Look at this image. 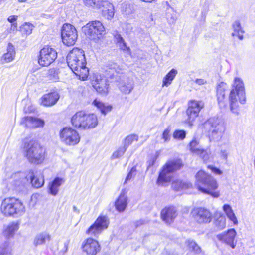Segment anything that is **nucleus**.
<instances>
[{"label":"nucleus","mask_w":255,"mask_h":255,"mask_svg":"<svg viewBox=\"0 0 255 255\" xmlns=\"http://www.w3.org/2000/svg\"><path fill=\"white\" fill-rule=\"evenodd\" d=\"M120 90L124 94H129L134 88L133 80L126 76H123L119 83Z\"/></svg>","instance_id":"412c9836"},{"label":"nucleus","mask_w":255,"mask_h":255,"mask_svg":"<svg viewBox=\"0 0 255 255\" xmlns=\"http://www.w3.org/2000/svg\"><path fill=\"white\" fill-rule=\"evenodd\" d=\"M73 211L78 214L79 213V210L75 206H73Z\"/></svg>","instance_id":"e2e57ef3"},{"label":"nucleus","mask_w":255,"mask_h":255,"mask_svg":"<svg viewBox=\"0 0 255 255\" xmlns=\"http://www.w3.org/2000/svg\"><path fill=\"white\" fill-rule=\"evenodd\" d=\"M84 4L88 6L96 8H101L102 2L104 0H83Z\"/></svg>","instance_id":"58836bf2"},{"label":"nucleus","mask_w":255,"mask_h":255,"mask_svg":"<svg viewBox=\"0 0 255 255\" xmlns=\"http://www.w3.org/2000/svg\"><path fill=\"white\" fill-rule=\"evenodd\" d=\"M227 88V85L224 82H220L217 88V99L221 107L225 106L224 100L225 99V90Z\"/></svg>","instance_id":"a878e982"},{"label":"nucleus","mask_w":255,"mask_h":255,"mask_svg":"<svg viewBox=\"0 0 255 255\" xmlns=\"http://www.w3.org/2000/svg\"><path fill=\"white\" fill-rule=\"evenodd\" d=\"M228 155V150L226 149H222L220 151V155L221 158L225 160H227Z\"/></svg>","instance_id":"5fc2aeb1"},{"label":"nucleus","mask_w":255,"mask_h":255,"mask_svg":"<svg viewBox=\"0 0 255 255\" xmlns=\"http://www.w3.org/2000/svg\"><path fill=\"white\" fill-rule=\"evenodd\" d=\"M15 56V51L14 46L10 43H8L7 48V52L3 55L1 58L2 64L7 63L12 61Z\"/></svg>","instance_id":"393cba45"},{"label":"nucleus","mask_w":255,"mask_h":255,"mask_svg":"<svg viewBox=\"0 0 255 255\" xmlns=\"http://www.w3.org/2000/svg\"><path fill=\"white\" fill-rule=\"evenodd\" d=\"M19 227V224L15 222H12L6 225H4L3 230V236L6 239H10L13 237Z\"/></svg>","instance_id":"5701e85b"},{"label":"nucleus","mask_w":255,"mask_h":255,"mask_svg":"<svg viewBox=\"0 0 255 255\" xmlns=\"http://www.w3.org/2000/svg\"><path fill=\"white\" fill-rule=\"evenodd\" d=\"M30 181L33 187L36 188L41 187L44 183V177L40 172H32L30 175Z\"/></svg>","instance_id":"bb28decb"},{"label":"nucleus","mask_w":255,"mask_h":255,"mask_svg":"<svg viewBox=\"0 0 255 255\" xmlns=\"http://www.w3.org/2000/svg\"><path fill=\"white\" fill-rule=\"evenodd\" d=\"M173 137L178 140H183L185 138L186 132L183 130H176L173 133Z\"/></svg>","instance_id":"49530a36"},{"label":"nucleus","mask_w":255,"mask_h":255,"mask_svg":"<svg viewBox=\"0 0 255 255\" xmlns=\"http://www.w3.org/2000/svg\"><path fill=\"white\" fill-rule=\"evenodd\" d=\"M63 180L59 177H56L50 184L49 185V193L52 195L55 196L58 192V188L62 184Z\"/></svg>","instance_id":"7c9ffc66"},{"label":"nucleus","mask_w":255,"mask_h":255,"mask_svg":"<svg viewBox=\"0 0 255 255\" xmlns=\"http://www.w3.org/2000/svg\"><path fill=\"white\" fill-rule=\"evenodd\" d=\"M17 18L18 16L16 15H10L8 17L7 20L11 23V24L17 23L16 21L17 20Z\"/></svg>","instance_id":"864d4df0"},{"label":"nucleus","mask_w":255,"mask_h":255,"mask_svg":"<svg viewBox=\"0 0 255 255\" xmlns=\"http://www.w3.org/2000/svg\"><path fill=\"white\" fill-rule=\"evenodd\" d=\"M156 158L157 157L155 156L152 157L151 159L147 162V168H149L150 167L154 165L156 160Z\"/></svg>","instance_id":"6e6d98bb"},{"label":"nucleus","mask_w":255,"mask_h":255,"mask_svg":"<svg viewBox=\"0 0 255 255\" xmlns=\"http://www.w3.org/2000/svg\"><path fill=\"white\" fill-rule=\"evenodd\" d=\"M177 71L175 69H172L165 76L163 79L162 86L168 87L171 84L172 81L177 74Z\"/></svg>","instance_id":"f704fd0d"},{"label":"nucleus","mask_w":255,"mask_h":255,"mask_svg":"<svg viewBox=\"0 0 255 255\" xmlns=\"http://www.w3.org/2000/svg\"><path fill=\"white\" fill-rule=\"evenodd\" d=\"M71 122L75 128L81 130H86L95 128L98 125V119L96 115L94 114L80 111L72 117Z\"/></svg>","instance_id":"39448f33"},{"label":"nucleus","mask_w":255,"mask_h":255,"mask_svg":"<svg viewBox=\"0 0 255 255\" xmlns=\"http://www.w3.org/2000/svg\"><path fill=\"white\" fill-rule=\"evenodd\" d=\"M233 28L234 32L232 33L233 36H237L240 40H243L244 38L243 34L244 31L241 27V24L239 21H236L233 24Z\"/></svg>","instance_id":"473e14b6"},{"label":"nucleus","mask_w":255,"mask_h":255,"mask_svg":"<svg viewBox=\"0 0 255 255\" xmlns=\"http://www.w3.org/2000/svg\"><path fill=\"white\" fill-rule=\"evenodd\" d=\"M105 9L102 10L103 16L107 19H111L114 15V8L113 5L107 0H104L102 2L101 7Z\"/></svg>","instance_id":"cd10ccee"},{"label":"nucleus","mask_w":255,"mask_h":255,"mask_svg":"<svg viewBox=\"0 0 255 255\" xmlns=\"http://www.w3.org/2000/svg\"><path fill=\"white\" fill-rule=\"evenodd\" d=\"M51 235L47 232H43L37 234L34 238L33 244L35 246L45 244L51 240Z\"/></svg>","instance_id":"c756f323"},{"label":"nucleus","mask_w":255,"mask_h":255,"mask_svg":"<svg viewBox=\"0 0 255 255\" xmlns=\"http://www.w3.org/2000/svg\"><path fill=\"white\" fill-rule=\"evenodd\" d=\"M138 139V137L135 134H131L126 137L123 141V145L128 149V146L131 145L134 141H137Z\"/></svg>","instance_id":"e433bc0d"},{"label":"nucleus","mask_w":255,"mask_h":255,"mask_svg":"<svg viewBox=\"0 0 255 255\" xmlns=\"http://www.w3.org/2000/svg\"><path fill=\"white\" fill-rule=\"evenodd\" d=\"M119 46L120 48L123 50V51H127L128 52H130V48L129 47H128L126 45V42L125 41L122 42L121 43H119Z\"/></svg>","instance_id":"603ef678"},{"label":"nucleus","mask_w":255,"mask_h":255,"mask_svg":"<svg viewBox=\"0 0 255 255\" xmlns=\"http://www.w3.org/2000/svg\"><path fill=\"white\" fill-rule=\"evenodd\" d=\"M195 82L199 85H202L207 83V81L204 79H196Z\"/></svg>","instance_id":"4d7b16f0"},{"label":"nucleus","mask_w":255,"mask_h":255,"mask_svg":"<svg viewBox=\"0 0 255 255\" xmlns=\"http://www.w3.org/2000/svg\"><path fill=\"white\" fill-rule=\"evenodd\" d=\"M61 141L68 146L77 144L80 140L78 132L70 127L64 128L59 134Z\"/></svg>","instance_id":"9d476101"},{"label":"nucleus","mask_w":255,"mask_h":255,"mask_svg":"<svg viewBox=\"0 0 255 255\" xmlns=\"http://www.w3.org/2000/svg\"><path fill=\"white\" fill-rule=\"evenodd\" d=\"M117 42L119 44L124 41V40L120 34H117L115 36Z\"/></svg>","instance_id":"bf43d9fd"},{"label":"nucleus","mask_w":255,"mask_h":255,"mask_svg":"<svg viewBox=\"0 0 255 255\" xmlns=\"http://www.w3.org/2000/svg\"><path fill=\"white\" fill-rule=\"evenodd\" d=\"M145 223V220H142V219H140L139 220L135 221L134 223V225L135 227H138L140 226V225H142Z\"/></svg>","instance_id":"13d9d810"},{"label":"nucleus","mask_w":255,"mask_h":255,"mask_svg":"<svg viewBox=\"0 0 255 255\" xmlns=\"http://www.w3.org/2000/svg\"><path fill=\"white\" fill-rule=\"evenodd\" d=\"M127 149V148H126L124 145L120 147L113 153L111 158L112 159H115L122 157L124 154Z\"/></svg>","instance_id":"a19ab883"},{"label":"nucleus","mask_w":255,"mask_h":255,"mask_svg":"<svg viewBox=\"0 0 255 255\" xmlns=\"http://www.w3.org/2000/svg\"><path fill=\"white\" fill-rule=\"evenodd\" d=\"M203 107L204 104L202 101L192 100L189 102L186 114L188 116L187 120L190 126L192 125V122L198 117L199 112Z\"/></svg>","instance_id":"4468645a"},{"label":"nucleus","mask_w":255,"mask_h":255,"mask_svg":"<svg viewBox=\"0 0 255 255\" xmlns=\"http://www.w3.org/2000/svg\"><path fill=\"white\" fill-rule=\"evenodd\" d=\"M223 210L228 218L232 221L234 224H237L238 220L231 206L229 204H225L223 207Z\"/></svg>","instance_id":"c9c22d12"},{"label":"nucleus","mask_w":255,"mask_h":255,"mask_svg":"<svg viewBox=\"0 0 255 255\" xmlns=\"http://www.w3.org/2000/svg\"><path fill=\"white\" fill-rule=\"evenodd\" d=\"M183 166L181 160L173 159L168 160L163 166L157 180L158 185L163 186L164 183L170 182L172 174L180 170Z\"/></svg>","instance_id":"0eeeda50"},{"label":"nucleus","mask_w":255,"mask_h":255,"mask_svg":"<svg viewBox=\"0 0 255 255\" xmlns=\"http://www.w3.org/2000/svg\"><path fill=\"white\" fill-rule=\"evenodd\" d=\"M109 224V222L107 217L99 216L87 229L86 233L96 237L108 228Z\"/></svg>","instance_id":"ddd939ff"},{"label":"nucleus","mask_w":255,"mask_h":255,"mask_svg":"<svg viewBox=\"0 0 255 255\" xmlns=\"http://www.w3.org/2000/svg\"><path fill=\"white\" fill-rule=\"evenodd\" d=\"M82 248L87 255H96L101 250L99 242L92 238H88L83 242Z\"/></svg>","instance_id":"f3484780"},{"label":"nucleus","mask_w":255,"mask_h":255,"mask_svg":"<svg viewBox=\"0 0 255 255\" xmlns=\"http://www.w3.org/2000/svg\"><path fill=\"white\" fill-rule=\"evenodd\" d=\"M196 155L199 156L204 161L208 160L209 158V154L207 151L201 148Z\"/></svg>","instance_id":"de8ad7c7"},{"label":"nucleus","mask_w":255,"mask_h":255,"mask_svg":"<svg viewBox=\"0 0 255 255\" xmlns=\"http://www.w3.org/2000/svg\"><path fill=\"white\" fill-rule=\"evenodd\" d=\"M23 154L32 163H41L45 158V149L34 140L25 139L23 143Z\"/></svg>","instance_id":"20e7f679"},{"label":"nucleus","mask_w":255,"mask_h":255,"mask_svg":"<svg viewBox=\"0 0 255 255\" xmlns=\"http://www.w3.org/2000/svg\"><path fill=\"white\" fill-rule=\"evenodd\" d=\"M136 174V168L135 167H132L129 172L128 173L127 176L124 183H127L128 181L130 180L131 179L133 178Z\"/></svg>","instance_id":"09e8293b"},{"label":"nucleus","mask_w":255,"mask_h":255,"mask_svg":"<svg viewBox=\"0 0 255 255\" xmlns=\"http://www.w3.org/2000/svg\"><path fill=\"white\" fill-rule=\"evenodd\" d=\"M194 220L199 223H210L212 219L210 211L205 208H197L192 211Z\"/></svg>","instance_id":"dca6fc26"},{"label":"nucleus","mask_w":255,"mask_h":255,"mask_svg":"<svg viewBox=\"0 0 255 255\" xmlns=\"http://www.w3.org/2000/svg\"><path fill=\"white\" fill-rule=\"evenodd\" d=\"M57 57V53L54 48L45 46L40 51L38 63L42 66H48L55 61Z\"/></svg>","instance_id":"f8f14e48"},{"label":"nucleus","mask_w":255,"mask_h":255,"mask_svg":"<svg viewBox=\"0 0 255 255\" xmlns=\"http://www.w3.org/2000/svg\"><path fill=\"white\" fill-rule=\"evenodd\" d=\"M191 186L192 184L190 183L183 182L180 179L175 180L172 183V188L176 191L188 189L191 187Z\"/></svg>","instance_id":"72a5a7b5"},{"label":"nucleus","mask_w":255,"mask_h":255,"mask_svg":"<svg viewBox=\"0 0 255 255\" xmlns=\"http://www.w3.org/2000/svg\"><path fill=\"white\" fill-rule=\"evenodd\" d=\"M67 62L71 70L85 80L89 75V69L86 66V61L84 51L78 48H73L67 56Z\"/></svg>","instance_id":"f257e3e1"},{"label":"nucleus","mask_w":255,"mask_h":255,"mask_svg":"<svg viewBox=\"0 0 255 255\" xmlns=\"http://www.w3.org/2000/svg\"><path fill=\"white\" fill-rule=\"evenodd\" d=\"M208 168L210 169L212 171V172L216 175H221L223 173L222 171L220 170L219 168L212 166L211 165H209L208 166Z\"/></svg>","instance_id":"3c124183"},{"label":"nucleus","mask_w":255,"mask_h":255,"mask_svg":"<svg viewBox=\"0 0 255 255\" xmlns=\"http://www.w3.org/2000/svg\"><path fill=\"white\" fill-rule=\"evenodd\" d=\"M27 0H18V1L20 2H24L26 1Z\"/></svg>","instance_id":"69168bd1"},{"label":"nucleus","mask_w":255,"mask_h":255,"mask_svg":"<svg viewBox=\"0 0 255 255\" xmlns=\"http://www.w3.org/2000/svg\"><path fill=\"white\" fill-rule=\"evenodd\" d=\"M21 123H24L26 127L29 128H36L42 127L44 125V121L43 120L32 117L23 118Z\"/></svg>","instance_id":"b1692460"},{"label":"nucleus","mask_w":255,"mask_h":255,"mask_svg":"<svg viewBox=\"0 0 255 255\" xmlns=\"http://www.w3.org/2000/svg\"><path fill=\"white\" fill-rule=\"evenodd\" d=\"M33 28V25L28 22L25 23L20 27L22 33L26 35L31 33Z\"/></svg>","instance_id":"79ce46f5"},{"label":"nucleus","mask_w":255,"mask_h":255,"mask_svg":"<svg viewBox=\"0 0 255 255\" xmlns=\"http://www.w3.org/2000/svg\"><path fill=\"white\" fill-rule=\"evenodd\" d=\"M205 130L209 133V138L215 141H219L225 131V127L220 119L210 118L203 125Z\"/></svg>","instance_id":"6e6552de"},{"label":"nucleus","mask_w":255,"mask_h":255,"mask_svg":"<svg viewBox=\"0 0 255 255\" xmlns=\"http://www.w3.org/2000/svg\"><path fill=\"white\" fill-rule=\"evenodd\" d=\"M92 104L99 109L102 114L106 115L111 111L112 107L110 105H105L103 103L96 99L92 102Z\"/></svg>","instance_id":"2f4dec72"},{"label":"nucleus","mask_w":255,"mask_h":255,"mask_svg":"<svg viewBox=\"0 0 255 255\" xmlns=\"http://www.w3.org/2000/svg\"><path fill=\"white\" fill-rule=\"evenodd\" d=\"M170 130L168 128L166 129L162 133V138L164 140L165 142H167L170 140V135L169 134Z\"/></svg>","instance_id":"8fccbe9b"},{"label":"nucleus","mask_w":255,"mask_h":255,"mask_svg":"<svg viewBox=\"0 0 255 255\" xmlns=\"http://www.w3.org/2000/svg\"><path fill=\"white\" fill-rule=\"evenodd\" d=\"M107 67L109 69L115 71L117 73H122L124 70L123 65H119L113 61H109Z\"/></svg>","instance_id":"4c0bfd02"},{"label":"nucleus","mask_w":255,"mask_h":255,"mask_svg":"<svg viewBox=\"0 0 255 255\" xmlns=\"http://www.w3.org/2000/svg\"><path fill=\"white\" fill-rule=\"evenodd\" d=\"M60 98L59 93L54 91L44 94L40 98V103L45 107H51L54 105Z\"/></svg>","instance_id":"6ab92c4d"},{"label":"nucleus","mask_w":255,"mask_h":255,"mask_svg":"<svg viewBox=\"0 0 255 255\" xmlns=\"http://www.w3.org/2000/svg\"><path fill=\"white\" fill-rule=\"evenodd\" d=\"M215 225L219 230L224 229L226 226V219L224 217L221 216L215 221Z\"/></svg>","instance_id":"a18cd8bd"},{"label":"nucleus","mask_w":255,"mask_h":255,"mask_svg":"<svg viewBox=\"0 0 255 255\" xmlns=\"http://www.w3.org/2000/svg\"><path fill=\"white\" fill-rule=\"evenodd\" d=\"M195 177V186L199 191L214 198L220 196L219 191L216 190L218 187V183L212 176L200 170L197 173Z\"/></svg>","instance_id":"f03ea898"},{"label":"nucleus","mask_w":255,"mask_h":255,"mask_svg":"<svg viewBox=\"0 0 255 255\" xmlns=\"http://www.w3.org/2000/svg\"><path fill=\"white\" fill-rule=\"evenodd\" d=\"M0 211L6 217L17 216L22 215L25 209L20 200L15 198H6L2 201Z\"/></svg>","instance_id":"423d86ee"},{"label":"nucleus","mask_w":255,"mask_h":255,"mask_svg":"<svg viewBox=\"0 0 255 255\" xmlns=\"http://www.w3.org/2000/svg\"><path fill=\"white\" fill-rule=\"evenodd\" d=\"M190 149L192 152L196 154L198 151L201 149L199 146L198 142L195 140H192L189 144Z\"/></svg>","instance_id":"c03bdc74"},{"label":"nucleus","mask_w":255,"mask_h":255,"mask_svg":"<svg viewBox=\"0 0 255 255\" xmlns=\"http://www.w3.org/2000/svg\"><path fill=\"white\" fill-rule=\"evenodd\" d=\"M12 249L7 243L0 247V255H12Z\"/></svg>","instance_id":"ea45409f"},{"label":"nucleus","mask_w":255,"mask_h":255,"mask_svg":"<svg viewBox=\"0 0 255 255\" xmlns=\"http://www.w3.org/2000/svg\"><path fill=\"white\" fill-rule=\"evenodd\" d=\"M236 235V232L234 229L228 230L227 232L219 234L217 236V239L234 249L236 246V243H234L235 237Z\"/></svg>","instance_id":"a211bd4d"},{"label":"nucleus","mask_w":255,"mask_h":255,"mask_svg":"<svg viewBox=\"0 0 255 255\" xmlns=\"http://www.w3.org/2000/svg\"><path fill=\"white\" fill-rule=\"evenodd\" d=\"M68 245H69L68 242H66L64 243V248L62 250V251L64 253H65L67 252L68 249Z\"/></svg>","instance_id":"052dcab7"},{"label":"nucleus","mask_w":255,"mask_h":255,"mask_svg":"<svg viewBox=\"0 0 255 255\" xmlns=\"http://www.w3.org/2000/svg\"><path fill=\"white\" fill-rule=\"evenodd\" d=\"M61 37L64 44L67 46L73 45L77 39V30L73 25L65 23L61 29Z\"/></svg>","instance_id":"9b49d317"},{"label":"nucleus","mask_w":255,"mask_h":255,"mask_svg":"<svg viewBox=\"0 0 255 255\" xmlns=\"http://www.w3.org/2000/svg\"><path fill=\"white\" fill-rule=\"evenodd\" d=\"M238 99L240 103H245L246 100V93L243 80L239 77H235L232 85V89L230 93L229 101L230 110L236 115L239 114Z\"/></svg>","instance_id":"7ed1b4c3"},{"label":"nucleus","mask_w":255,"mask_h":255,"mask_svg":"<svg viewBox=\"0 0 255 255\" xmlns=\"http://www.w3.org/2000/svg\"><path fill=\"white\" fill-rule=\"evenodd\" d=\"M177 215V210L173 206L166 207L161 212V219L167 224L172 223Z\"/></svg>","instance_id":"aec40b11"},{"label":"nucleus","mask_w":255,"mask_h":255,"mask_svg":"<svg viewBox=\"0 0 255 255\" xmlns=\"http://www.w3.org/2000/svg\"><path fill=\"white\" fill-rule=\"evenodd\" d=\"M94 89L100 94L103 95L107 94L109 92V84L108 81L105 78H99L97 77L95 81L93 84Z\"/></svg>","instance_id":"4be33fe9"},{"label":"nucleus","mask_w":255,"mask_h":255,"mask_svg":"<svg viewBox=\"0 0 255 255\" xmlns=\"http://www.w3.org/2000/svg\"><path fill=\"white\" fill-rule=\"evenodd\" d=\"M128 204V197L123 192H121L115 202L116 209L120 212H123Z\"/></svg>","instance_id":"c85d7f7f"},{"label":"nucleus","mask_w":255,"mask_h":255,"mask_svg":"<svg viewBox=\"0 0 255 255\" xmlns=\"http://www.w3.org/2000/svg\"><path fill=\"white\" fill-rule=\"evenodd\" d=\"M49 73L50 74H52L53 73L55 74L56 73V71L54 69H51L49 71Z\"/></svg>","instance_id":"0e129e2a"},{"label":"nucleus","mask_w":255,"mask_h":255,"mask_svg":"<svg viewBox=\"0 0 255 255\" xmlns=\"http://www.w3.org/2000/svg\"><path fill=\"white\" fill-rule=\"evenodd\" d=\"M17 23L11 24V27H10V31H16V30H17Z\"/></svg>","instance_id":"680f3d73"},{"label":"nucleus","mask_w":255,"mask_h":255,"mask_svg":"<svg viewBox=\"0 0 255 255\" xmlns=\"http://www.w3.org/2000/svg\"><path fill=\"white\" fill-rule=\"evenodd\" d=\"M82 32L89 39L96 41L105 34V28L99 21L88 23L82 28Z\"/></svg>","instance_id":"1a4fd4ad"},{"label":"nucleus","mask_w":255,"mask_h":255,"mask_svg":"<svg viewBox=\"0 0 255 255\" xmlns=\"http://www.w3.org/2000/svg\"><path fill=\"white\" fill-rule=\"evenodd\" d=\"M25 177L23 173L18 172L12 174L7 179L3 184L7 186L8 190H18L23 185V182Z\"/></svg>","instance_id":"2eb2a0df"},{"label":"nucleus","mask_w":255,"mask_h":255,"mask_svg":"<svg viewBox=\"0 0 255 255\" xmlns=\"http://www.w3.org/2000/svg\"><path fill=\"white\" fill-rule=\"evenodd\" d=\"M187 246L190 250L194 251L197 253L201 252L200 247L196 244L195 242L192 240H188L186 242Z\"/></svg>","instance_id":"37998d69"}]
</instances>
